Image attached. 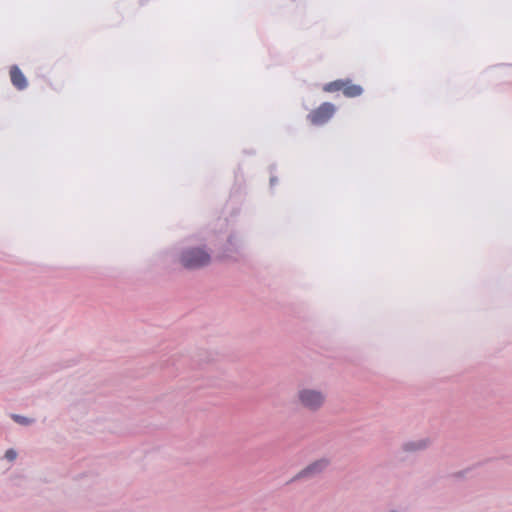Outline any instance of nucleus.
I'll return each mask as SVG.
<instances>
[{
    "instance_id": "obj_1",
    "label": "nucleus",
    "mask_w": 512,
    "mask_h": 512,
    "mask_svg": "<svg viewBox=\"0 0 512 512\" xmlns=\"http://www.w3.org/2000/svg\"><path fill=\"white\" fill-rule=\"evenodd\" d=\"M295 402L302 409L317 413L326 405L327 393L318 386L302 384L296 390Z\"/></svg>"
},
{
    "instance_id": "obj_2",
    "label": "nucleus",
    "mask_w": 512,
    "mask_h": 512,
    "mask_svg": "<svg viewBox=\"0 0 512 512\" xmlns=\"http://www.w3.org/2000/svg\"><path fill=\"white\" fill-rule=\"evenodd\" d=\"M180 264L190 270L201 269L211 262V255L204 248L189 247L183 249L179 254Z\"/></svg>"
},
{
    "instance_id": "obj_3",
    "label": "nucleus",
    "mask_w": 512,
    "mask_h": 512,
    "mask_svg": "<svg viewBox=\"0 0 512 512\" xmlns=\"http://www.w3.org/2000/svg\"><path fill=\"white\" fill-rule=\"evenodd\" d=\"M331 464L329 457L318 458L298 471L290 482L308 481L322 475Z\"/></svg>"
},
{
    "instance_id": "obj_4",
    "label": "nucleus",
    "mask_w": 512,
    "mask_h": 512,
    "mask_svg": "<svg viewBox=\"0 0 512 512\" xmlns=\"http://www.w3.org/2000/svg\"><path fill=\"white\" fill-rule=\"evenodd\" d=\"M335 112V106L331 103H323L318 109L309 114L311 123L321 125L327 122Z\"/></svg>"
},
{
    "instance_id": "obj_5",
    "label": "nucleus",
    "mask_w": 512,
    "mask_h": 512,
    "mask_svg": "<svg viewBox=\"0 0 512 512\" xmlns=\"http://www.w3.org/2000/svg\"><path fill=\"white\" fill-rule=\"evenodd\" d=\"M431 446L430 438H418L404 442L401 451L406 454H414L427 450Z\"/></svg>"
},
{
    "instance_id": "obj_6",
    "label": "nucleus",
    "mask_w": 512,
    "mask_h": 512,
    "mask_svg": "<svg viewBox=\"0 0 512 512\" xmlns=\"http://www.w3.org/2000/svg\"><path fill=\"white\" fill-rule=\"evenodd\" d=\"M10 76L13 85L18 89H24L27 86L26 78L17 66L11 68Z\"/></svg>"
},
{
    "instance_id": "obj_7",
    "label": "nucleus",
    "mask_w": 512,
    "mask_h": 512,
    "mask_svg": "<svg viewBox=\"0 0 512 512\" xmlns=\"http://www.w3.org/2000/svg\"><path fill=\"white\" fill-rule=\"evenodd\" d=\"M362 92H363L362 87L358 86V85H353V84L346 85L345 84V86L343 88V93L347 97H356V96L361 95Z\"/></svg>"
},
{
    "instance_id": "obj_8",
    "label": "nucleus",
    "mask_w": 512,
    "mask_h": 512,
    "mask_svg": "<svg viewBox=\"0 0 512 512\" xmlns=\"http://www.w3.org/2000/svg\"><path fill=\"white\" fill-rule=\"evenodd\" d=\"M19 457V452L15 448H9L5 450L2 459L6 461L8 464H14Z\"/></svg>"
},
{
    "instance_id": "obj_9",
    "label": "nucleus",
    "mask_w": 512,
    "mask_h": 512,
    "mask_svg": "<svg viewBox=\"0 0 512 512\" xmlns=\"http://www.w3.org/2000/svg\"><path fill=\"white\" fill-rule=\"evenodd\" d=\"M345 86V83L343 81H334V82H331L329 84H327L325 87H324V90L327 91V92H334V91H338L340 89H343Z\"/></svg>"
},
{
    "instance_id": "obj_10",
    "label": "nucleus",
    "mask_w": 512,
    "mask_h": 512,
    "mask_svg": "<svg viewBox=\"0 0 512 512\" xmlns=\"http://www.w3.org/2000/svg\"><path fill=\"white\" fill-rule=\"evenodd\" d=\"M13 420L16 423L23 425V426H29L34 423L33 419H31L29 417L22 416V415H13Z\"/></svg>"
},
{
    "instance_id": "obj_11",
    "label": "nucleus",
    "mask_w": 512,
    "mask_h": 512,
    "mask_svg": "<svg viewBox=\"0 0 512 512\" xmlns=\"http://www.w3.org/2000/svg\"><path fill=\"white\" fill-rule=\"evenodd\" d=\"M387 512H400V511H399V510H397V509H390V510H388Z\"/></svg>"
}]
</instances>
